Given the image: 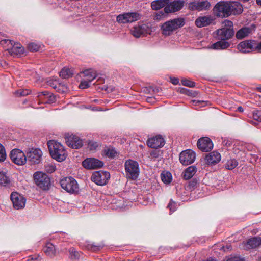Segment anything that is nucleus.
<instances>
[{
  "mask_svg": "<svg viewBox=\"0 0 261 261\" xmlns=\"http://www.w3.org/2000/svg\"><path fill=\"white\" fill-rule=\"evenodd\" d=\"M184 19L177 18L165 22L162 24L161 29L164 35H169L173 31L184 26Z\"/></svg>",
  "mask_w": 261,
  "mask_h": 261,
  "instance_id": "nucleus-4",
  "label": "nucleus"
},
{
  "mask_svg": "<svg viewBox=\"0 0 261 261\" xmlns=\"http://www.w3.org/2000/svg\"><path fill=\"white\" fill-rule=\"evenodd\" d=\"M244 2H247L249 0H243Z\"/></svg>",
  "mask_w": 261,
  "mask_h": 261,
  "instance_id": "nucleus-57",
  "label": "nucleus"
},
{
  "mask_svg": "<svg viewBox=\"0 0 261 261\" xmlns=\"http://www.w3.org/2000/svg\"><path fill=\"white\" fill-rule=\"evenodd\" d=\"M45 170L48 173H51L56 170V166L53 164H47L45 165Z\"/></svg>",
  "mask_w": 261,
  "mask_h": 261,
  "instance_id": "nucleus-44",
  "label": "nucleus"
},
{
  "mask_svg": "<svg viewBox=\"0 0 261 261\" xmlns=\"http://www.w3.org/2000/svg\"><path fill=\"white\" fill-rule=\"evenodd\" d=\"M28 261H33V259L32 258L31 259H28Z\"/></svg>",
  "mask_w": 261,
  "mask_h": 261,
  "instance_id": "nucleus-56",
  "label": "nucleus"
},
{
  "mask_svg": "<svg viewBox=\"0 0 261 261\" xmlns=\"http://www.w3.org/2000/svg\"><path fill=\"white\" fill-rule=\"evenodd\" d=\"M211 7V4L207 1H197L190 3L189 8L191 10L198 11L207 10Z\"/></svg>",
  "mask_w": 261,
  "mask_h": 261,
  "instance_id": "nucleus-16",
  "label": "nucleus"
},
{
  "mask_svg": "<svg viewBox=\"0 0 261 261\" xmlns=\"http://www.w3.org/2000/svg\"><path fill=\"white\" fill-rule=\"evenodd\" d=\"M10 184V180L6 174L0 171V186L6 187L8 186Z\"/></svg>",
  "mask_w": 261,
  "mask_h": 261,
  "instance_id": "nucleus-32",
  "label": "nucleus"
},
{
  "mask_svg": "<svg viewBox=\"0 0 261 261\" xmlns=\"http://www.w3.org/2000/svg\"><path fill=\"white\" fill-rule=\"evenodd\" d=\"M98 143L96 142L90 141L88 143V147L90 150H95L98 147Z\"/></svg>",
  "mask_w": 261,
  "mask_h": 261,
  "instance_id": "nucleus-46",
  "label": "nucleus"
},
{
  "mask_svg": "<svg viewBox=\"0 0 261 261\" xmlns=\"http://www.w3.org/2000/svg\"><path fill=\"white\" fill-rule=\"evenodd\" d=\"M43 250L46 255L50 257H54L56 254V249L54 245L49 242L46 244Z\"/></svg>",
  "mask_w": 261,
  "mask_h": 261,
  "instance_id": "nucleus-27",
  "label": "nucleus"
},
{
  "mask_svg": "<svg viewBox=\"0 0 261 261\" xmlns=\"http://www.w3.org/2000/svg\"><path fill=\"white\" fill-rule=\"evenodd\" d=\"M205 101L199 100H192L191 103L193 106H197L198 108L204 107L205 106Z\"/></svg>",
  "mask_w": 261,
  "mask_h": 261,
  "instance_id": "nucleus-41",
  "label": "nucleus"
},
{
  "mask_svg": "<svg viewBox=\"0 0 261 261\" xmlns=\"http://www.w3.org/2000/svg\"><path fill=\"white\" fill-rule=\"evenodd\" d=\"M70 258L72 260L77 259L80 257V253L75 250L73 248L69 250Z\"/></svg>",
  "mask_w": 261,
  "mask_h": 261,
  "instance_id": "nucleus-36",
  "label": "nucleus"
},
{
  "mask_svg": "<svg viewBox=\"0 0 261 261\" xmlns=\"http://www.w3.org/2000/svg\"><path fill=\"white\" fill-rule=\"evenodd\" d=\"M149 31V27L144 23H139L131 30L132 34L136 38H139L147 34Z\"/></svg>",
  "mask_w": 261,
  "mask_h": 261,
  "instance_id": "nucleus-14",
  "label": "nucleus"
},
{
  "mask_svg": "<svg viewBox=\"0 0 261 261\" xmlns=\"http://www.w3.org/2000/svg\"><path fill=\"white\" fill-rule=\"evenodd\" d=\"M167 207L170 209L171 212H173L176 209V203L171 200L167 206Z\"/></svg>",
  "mask_w": 261,
  "mask_h": 261,
  "instance_id": "nucleus-48",
  "label": "nucleus"
},
{
  "mask_svg": "<svg viewBox=\"0 0 261 261\" xmlns=\"http://www.w3.org/2000/svg\"><path fill=\"white\" fill-rule=\"evenodd\" d=\"M151 155H154V156H155V154L154 155V154H151Z\"/></svg>",
  "mask_w": 261,
  "mask_h": 261,
  "instance_id": "nucleus-58",
  "label": "nucleus"
},
{
  "mask_svg": "<svg viewBox=\"0 0 261 261\" xmlns=\"http://www.w3.org/2000/svg\"><path fill=\"white\" fill-rule=\"evenodd\" d=\"M223 24L224 27L218 29L213 33L214 37L220 40L212 45L214 49H224L230 46V44L225 41L230 39L234 35L233 23L230 20H225Z\"/></svg>",
  "mask_w": 261,
  "mask_h": 261,
  "instance_id": "nucleus-1",
  "label": "nucleus"
},
{
  "mask_svg": "<svg viewBox=\"0 0 261 261\" xmlns=\"http://www.w3.org/2000/svg\"><path fill=\"white\" fill-rule=\"evenodd\" d=\"M213 20L214 19L211 16H201L196 19L195 24L197 27L201 28L210 25Z\"/></svg>",
  "mask_w": 261,
  "mask_h": 261,
  "instance_id": "nucleus-26",
  "label": "nucleus"
},
{
  "mask_svg": "<svg viewBox=\"0 0 261 261\" xmlns=\"http://www.w3.org/2000/svg\"><path fill=\"white\" fill-rule=\"evenodd\" d=\"M126 176L132 179H136L139 173V165L137 162L129 160L125 163Z\"/></svg>",
  "mask_w": 261,
  "mask_h": 261,
  "instance_id": "nucleus-7",
  "label": "nucleus"
},
{
  "mask_svg": "<svg viewBox=\"0 0 261 261\" xmlns=\"http://www.w3.org/2000/svg\"><path fill=\"white\" fill-rule=\"evenodd\" d=\"M181 84L186 86L193 87L195 86V83L188 79H182L181 81Z\"/></svg>",
  "mask_w": 261,
  "mask_h": 261,
  "instance_id": "nucleus-45",
  "label": "nucleus"
},
{
  "mask_svg": "<svg viewBox=\"0 0 261 261\" xmlns=\"http://www.w3.org/2000/svg\"><path fill=\"white\" fill-rule=\"evenodd\" d=\"M251 32L250 29L248 28H243L237 31L236 36L237 39H241L247 36Z\"/></svg>",
  "mask_w": 261,
  "mask_h": 261,
  "instance_id": "nucleus-31",
  "label": "nucleus"
},
{
  "mask_svg": "<svg viewBox=\"0 0 261 261\" xmlns=\"http://www.w3.org/2000/svg\"><path fill=\"white\" fill-rule=\"evenodd\" d=\"M237 110L239 112H243L244 111V109L242 107L240 106L238 107Z\"/></svg>",
  "mask_w": 261,
  "mask_h": 261,
  "instance_id": "nucleus-52",
  "label": "nucleus"
},
{
  "mask_svg": "<svg viewBox=\"0 0 261 261\" xmlns=\"http://www.w3.org/2000/svg\"><path fill=\"white\" fill-rule=\"evenodd\" d=\"M256 2L258 5L261 6V0H256Z\"/></svg>",
  "mask_w": 261,
  "mask_h": 261,
  "instance_id": "nucleus-53",
  "label": "nucleus"
},
{
  "mask_svg": "<svg viewBox=\"0 0 261 261\" xmlns=\"http://www.w3.org/2000/svg\"><path fill=\"white\" fill-rule=\"evenodd\" d=\"M10 158L12 161L18 165H23L27 161V155L18 149H15L11 151Z\"/></svg>",
  "mask_w": 261,
  "mask_h": 261,
  "instance_id": "nucleus-12",
  "label": "nucleus"
},
{
  "mask_svg": "<svg viewBox=\"0 0 261 261\" xmlns=\"http://www.w3.org/2000/svg\"><path fill=\"white\" fill-rule=\"evenodd\" d=\"M11 199L15 209L19 210L24 207L25 199L17 192H12L11 195Z\"/></svg>",
  "mask_w": 261,
  "mask_h": 261,
  "instance_id": "nucleus-15",
  "label": "nucleus"
},
{
  "mask_svg": "<svg viewBox=\"0 0 261 261\" xmlns=\"http://www.w3.org/2000/svg\"><path fill=\"white\" fill-rule=\"evenodd\" d=\"M213 11L217 16L226 17L232 14H240L243 9L242 5L238 2H220L215 5Z\"/></svg>",
  "mask_w": 261,
  "mask_h": 261,
  "instance_id": "nucleus-2",
  "label": "nucleus"
},
{
  "mask_svg": "<svg viewBox=\"0 0 261 261\" xmlns=\"http://www.w3.org/2000/svg\"><path fill=\"white\" fill-rule=\"evenodd\" d=\"M62 188L70 193L78 191L79 187L76 181L71 177H66L60 181Z\"/></svg>",
  "mask_w": 261,
  "mask_h": 261,
  "instance_id": "nucleus-8",
  "label": "nucleus"
},
{
  "mask_svg": "<svg viewBox=\"0 0 261 261\" xmlns=\"http://www.w3.org/2000/svg\"><path fill=\"white\" fill-rule=\"evenodd\" d=\"M238 165L237 161L235 159H229L227 160L225 165V168L228 170H232Z\"/></svg>",
  "mask_w": 261,
  "mask_h": 261,
  "instance_id": "nucleus-34",
  "label": "nucleus"
},
{
  "mask_svg": "<svg viewBox=\"0 0 261 261\" xmlns=\"http://www.w3.org/2000/svg\"><path fill=\"white\" fill-rule=\"evenodd\" d=\"M196 158L195 152L191 149L182 151L179 155L180 163L185 166L193 163Z\"/></svg>",
  "mask_w": 261,
  "mask_h": 261,
  "instance_id": "nucleus-13",
  "label": "nucleus"
},
{
  "mask_svg": "<svg viewBox=\"0 0 261 261\" xmlns=\"http://www.w3.org/2000/svg\"><path fill=\"white\" fill-rule=\"evenodd\" d=\"M166 14L167 13H165V11L164 12H163V11L158 12L154 14L153 19L155 20L160 21L162 18L166 17Z\"/></svg>",
  "mask_w": 261,
  "mask_h": 261,
  "instance_id": "nucleus-39",
  "label": "nucleus"
},
{
  "mask_svg": "<svg viewBox=\"0 0 261 261\" xmlns=\"http://www.w3.org/2000/svg\"><path fill=\"white\" fill-rule=\"evenodd\" d=\"M255 49L258 50L261 49V42L257 44H256V42H255Z\"/></svg>",
  "mask_w": 261,
  "mask_h": 261,
  "instance_id": "nucleus-51",
  "label": "nucleus"
},
{
  "mask_svg": "<svg viewBox=\"0 0 261 261\" xmlns=\"http://www.w3.org/2000/svg\"><path fill=\"white\" fill-rule=\"evenodd\" d=\"M170 81L174 85H177L179 83V79L175 77H172L170 79Z\"/></svg>",
  "mask_w": 261,
  "mask_h": 261,
  "instance_id": "nucleus-50",
  "label": "nucleus"
},
{
  "mask_svg": "<svg viewBox=\"0 0 261 261\" xmlns=\"http://www.w3.org/2000/svg\"><path fill=\"white\" fill-rule=\"evenodd\" d=\"M82 74H83V77H85L84 79L89 81V82H91L97 76L96 72L92 69L85 70L83 72Z\"/></svg>",
  "mask_w": 261,
  "mask_h": 261,
  "instance_id": "nucleus-30",
  "label": "nucleus"
},
{
  "mask_svg": "<svg viewBox=\"0 0 261 261\" xmlns=\"http://www.w3.org/2000/svg\"><path fill=\"white\" fill-rule=\"evenodd\" d=\"M197 168L194 166H191L188 167L183 174V178L186 180L190 179L195 174Z\"/></svg>",
  "mask_w": 261,
  "mask_h": 261,
  "instance_id": "nucleus-28",
  "label": "nucleus"
},
{
  "mask_svg": "<svg viewBox=\"0 0 261 261\" xmlns=\"http://www.w3.org/2000/svg\"><path fill=\"white\" fill-rule=\"evenodd\" d=\"M2 45L7 44L8 50L11 55L20 56L24 53V48L18 42H14L9 39H4L1 41Z\"/></svg>",
  "mask_w": 261,
  "mask_h": 261,
  "instance_id": "nucleus-5",
  "label": "nucleus"
},
{
  "mask_svg": "<svg viewBox=\"0 0 261 261\" xmlns=\"http://www.w3.org/2000/svg\"><path fill=\"white\" fill-rule=\"evenodd\" d=\"M90 82H89V81L88 80L83 79L81 81V83L79 85V87L81 89L87 88L90 86Z\"/></svg>",
  "mask_w": 261,
  "mask_h": 261,
  "instance_id": "nucleus-47",
  "label": "nucleus"
},
{
  "mask_svg": "<svg viewBox=\"0 0 261 261\" xmlns=\"http://www.w3.org/2000/svg\"><path fill=\"white\" fill-rule=\"evenodd\" d=\"M225 261H244V259L239 256H232L226 258Z\"/></svg>",
  "mask_w": 261,
  "mask_h": 261,
  "instance_id": "nucleus-49",
  "label": "nucleus"
},
{
  "mask_svg": "<svg viewBox=\"0 0 261 261\" xmlns=\"http://www.w3.org/2000/svg\"><path fill=\"white\" fill-rule=\"evenodd\" d=\"M40 46L35 43H31L28 44V48L31 51H37L39 50Z\"/></svg>",
  "mask_w": 261,
  "mask_h": 261,
  "instance_id": "nucleus-40",
  "label": "nucleus"
},
{
  "mask_svg": "<svg viewBox=\"0 0 261 261\" xmlns=\"http://www.w3.org/2000/svg\"><path fill=\"white\" fill-rule=\"evenodd\" d=\"M65 139L67 144L72 148L78 149L83 145L82 140L75 135L67 136Z\"/></svg>",
  "mask_w": 261,
  "mask_h": 261,
  "instance_id": "nucleus-21",
  "label": "nucleus"
},
{
  "mask_svg": "<svg viewBox=\"0 0 261 261\" xmlns=\"http://www.w3.org/2000/svg\"><path fill=\"white\" fill-rule=\"evenodd\" d=\"M238 49L243 53H250L255 49V41L250 40L243 41L238 44Z\"/></svg>",
  "mask_w": 261,
  "mask_h": 261,
  "instance_id": "nucleus-22",
  "label": "nucleus"
},
{
  "mask_svg": "<svg viewBox=\"0 0 261 261\" xmlns=\"http://www.w3.org/2000/svg\"><path fill=\"white\" fill-rule=\"evenodd\" d=\"M30 93L28 89H19L16 91L15 94L18 96H24L28 95Z\"/></svg>",
  "mask_w": 261,
  "mask_h": 261,
  "instance_id": "nucleus-42",
  "label": "nucleus"
},
{
  "mask_svg": "<svg viewBox=\"0 0 261 261\" xmlns=\"http://www.w3.org/2000/svg\"><path fill=\"white\" fill-rule=\"evenodd\" d=\"M39 100L43 103H51L55 101V97L47 91L38 93Z\"/></svg>",
  "mask_w": 261,
  "mask_h": 261,
  "instance_id": "nucleus-24",
  "label": "nucleus"
},
{
  "mask_svg": "<svg viewBox=\"0 0 261 261\" xmlns=\"http://www.w3.org/2000/svg\"><path fill=\"white\" fill-rule=\"evenodd\" d=\"M83 166L88 169H94L103 166L102 161L95 158H87L82 162Z\"/></svg>",
  "mask_w": 261,
  "mask_h": 261,
  "instance_id": "nucleus-17",
  "label": "nucleus"
},
{
  "mask_svg": "<svg viewBox=\"0 0 261 261\" xmlns=\"http://www.w3.org/2000/svg\"><path fill=\"white\" fill-rule=\"evenodd\" d=\"M184 6V2L180 0L174 1L168 3L164 8V11L166 13H173L180 10Z\"/></svg>",
  "mask_w": 261,
  "mask_h": 261,
  "instance_id": "nucleus-18",
  "label": "nucleus"
},
{
  "mask_svg": "<svg viewBox=\"0 0 261 261\" xmlns=\"http://www.w3.org/2000/svg\"><path fill=\"white\" fill-rule=\"evenodd\" d=\"M257 89L258 90V91H259V92H261V88H260H260H257Z\"/></svg>",
  "mask_w": 261,
  "mask_h": 261,
  "instance_id": "nucleus-55",
  "label": "nucleus"
},
{
  "mask_svg": "<svg viewBox=\"0 0 261 261\" xmlns=\"http://www.w3.org/2000/svg\"><path fill=\"white\" fill-rule=\"evenodd\" d=\"M254 120L261 122V110H255L252 112Z\"/></svg>",
  "mask_w": 261,
  "mask_h": 261,
  "instance_id": "nucleus-43",
  "label": "nucleus"
},
{
  "mask_svg": "<svg viewBox=\"0 0 261 261\" xmlns=\"http://www.w3.org/2000/svg\"><path fill=\"white\" fill-rule=\"evenodd\" d=\"M221 155L217 151H213L206 154L204 158L206 164L208 165H215L221 160Z\"/></svg>",
  "mask_w": 261,
  "mask_h": 261,
  "instance_id": "nucleus-23",
  "label": "nucleus"
},
{
  "mask_svg": "<svg viewBox=\"0 0 261 261\" xmlns=\"http://www.w3.org/2000/svg\"><path fill=\"white\" fill-rule=\"evenodd\" d=\"M73 74V70L68 68H64L60 72V76L63 79H68Z\"/></svg>",
  "mask_w": 261,
  "mask_h": 261,
  "instance_id": "nucleus-33",
  "label": "nucleus"
},
{
  "mask_svg": "<svg viewBox=\"0 0 261 261\" xmlns=\"http://www.w3.org/2000/svg\"><path fill=\"white\" fill-rule=\"evenodd\" d=\"M186 90H187V89H182V92H185Z\"/></svg>",
  "mask_w": 261,
  "mask_h": 261,
  "instance_id": "nucleus-54",
  "label": "nucleus"
},
{
  "mask_svg": "<svg viewBox=\"0 0 261 261\" xmlns=\"http://www.w3.org/2000/svg\"><path fill=\"white\" fill-rule=\"evenodd\" d=\"M197 145L198 148L202 151L207 152L213 148V143L208 137H203L198 140Z\"/></svg>",
  "mask_w": 261,
  "mask_h": 261,
  "instance_id": "nucleus-19",
  "label": "nucleus"
},
{
  "mask_svg": "<svg viewBox=\"0 0 261 261\" xmlns=\"http://www.w3.org/2000/svg\"><path fill=\"white\" fill-rule=\"evenodd\" d=\"M105 154L109 158H113L116 154V151L113 148H107L105 150Z\"/></svg>",
  "mask_w": 261,
  "mask_h": 261,
  "instance_id": "nucleus-38",
  "label": "nucleus"
},
{
  "mask_svg": "<svg viewBox=\"0 0 261 261\" xmlns=\"http://www.w3.org/2000/svg\"><path fill=\"white\" fill-rule=\"evenodd\" d=\"M7 157L6 152L4 146L0 143V162H4Z\"/></svg>",
  "mask_w": 261,
  "mask_h": 261,
  "instance_id": "nucleus-37",
  "label": "nucleus"
},
{
  "mask_svg": "<svg viewBox=\"0 0 261 261\" xmlns=\"http://www.w3.org/2000/svg\"><path fill=\"white\" fill-rule=\"evenodd\" d=\"M42 153L38 148H31L27 153V159L30 164H38L41 161Z\"/></svg>",
  "mask_w": 261,
  "mask_h": 261,
  "instance_id": "nucleus-11",
  "label": "nucleus"
},
{
  "mask_svg": "<svg viewBox=\"0 0 261 261\" xmlns=\"http://www.w3.org/2000/svg\"><path fill=\"white\" fill-rule=\"evenodd\" d=\"M110 178L109 172L100 170L94 172L91 179L98 185L103 186L107 184Z\"/></svg>",
  "mask_w": 261,
  "mask_h": 261,
  "instance_id": "nucleus-9",
  "label": "nucleus"
},
{
  "mask_svg": "<svg viewBox=\"0 0 261 261\" xmlns=\"http://www.w3.org/2000/svg\"><path fill=\"white\" fill-rule=\"evenodd\" d=\"M47 145L51 156L58 162L64 161L67 156V152L60 143L55 140H49Z\"/></svg>",
  "mask_w": 261,
  "mask_h": 261,
  "instance_id": "nucleus-3",
  "label": "nucleus"
},
{
  "mask_svg": "<svg viewBox=\"0 0 261 261\" xmlns=\"http://www.w3.org/2000/svg\"><path fill=\"white\" fill-rule=\"evenodd\" d=\"M261 244V238L260 237H253L247 241L244 244L243 247L246 250L256 248Z\"/></svg>",
  "mask_w": 261,
  "mask_h": 261,
  "instance_id": "nucleus-25",
  "label": "nucleus"
},
{
  "mask_svg": "<svg viewBox=\"0 0 261 261\" xmlns=\"http://www.w3.org/2000/svg\"><path fill=\"white\" fill-rule=\"evenodd\" d=\"M165 144L164 139L161 135H157L149 138L147 141V145L152 148H158L163 147Z\"/></svg>",
  "mask_w": 261,
  "mask_h": 261,
  "instance_id": "nucleus-20",
  "label": "nucleus"
},
{
  "mask_svg": "<svg viewBox=\"0 0 261 261\" xmlns=\"http://www.w3.org/2000/svg\"><path fill=\"white\" fill-rule=\"evenodd\" d=\"M161 178L163 182L169 184L172 180V175L170 172H164L161 174Z\"/></svg>",
  "mask_w": 261,
  "mask_h": 261,
  "instance_id": "nucleus-35",
  "label": "nucleus"
},
{
  "mask_svg": "<svg viewBox=\"0 0 261 261\" xmlns=\"http://www.w3.org/2000/svg\"><path fill=\"white\" fill-rule=\"evenodd\" d=\"M140 18L139 13L136 12L124 13L117 16V21L119 23H132Z\"/></svg>",
  "mask_w": 261,
  "mask_h": 261,
  "instance_id": "nucleus-10",
  "label": "nucleus"
},
{
  "mask_svg": "<svg viewBox=\"0 0 261 261\" xmlns=\"http://www.w3.org/2000/svg\"><path fill=\"white\" fill-rule=\"evenodd\" d=\"M33 178L36 185L43 190H47L50 181L48 176L44 173L37 171L34 173Z\"/></svg>",
  "mask_w": 261,
  "mask_h": 261,
  "instance_id": "nucleus-6",
  "label": "nucleus"
},
{
  "mask_svg": "<svg viewBox=\"0 0 261 261\" xmlns=\"http://www.w3.org/2000/svg\"><path fill=\"white\" fill-rule=\"evenodd\" d=\"M168 3V0H155L151 4V7L153 10H158L163 7H165Z\"/></svg>",
  "mask_w": 261,
  "mask_h": 261,
  "instance_id": "nucleus-29",
  "label": "nucleus"
}]
</instances>
